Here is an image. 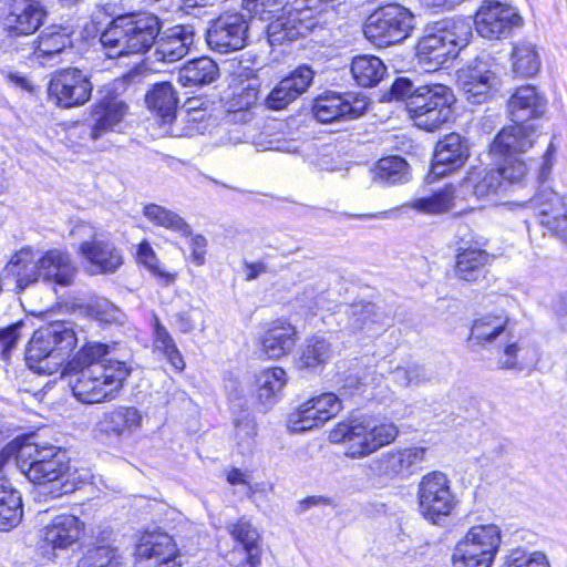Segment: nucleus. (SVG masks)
Returning <instances> with one entry per match:
<instances>
[{
  "mask_svg": "<svg viewBox=\"0 0 567 567\" xmlns=\"http://www.w3.org/2000/svg\"><path fill=\"white\" fill-rule=\"evenodd\" d=\"M323 422L311 399L297 406L288 416L287 427L290 432H305L322 426Z\"/></svg>",
  "mask_w": 567,
  "mask_h": 567,
  "instance_id": "obj_54",
  "label": "nucleus"
},
{
  "mask_svg": "<svg viewBox=\"0 0 567 567\" xmlns=\"http://www.w3.org/2000/svg\"><path fill=\"white\" fill-rule=\"evenodd\" d=\"M501 543L502 532L497 525L472 526L454 547L453 567H492Z\"/></svg>",
  "mask_w": 567,
  "mask_h": 567,
  "instance_id": "obj_9",
  "label": "nucleus"
},
{
  "mask_svg": "<svg viewBox=\"0 0 567 567\" xmlns=\"http://www.w3.org/2000/svg\"><path fill=\"white\" fill-rule=\"evenodd\" d=\"M72 234L90 239L83 240L79 247V254L90 264L93 272H113L123 264L121 251L111 241L99 238L91 224H76Z\"/></svg>",
  "mask_w": 567,
  "mask_h": 567,
  "instance_id": "obj_13",
  "label": "nucleus"
},
{
  "mask_svg": "<svg viewBox=\"0 0 567 567\" xmlns=\"http://www.w3.org/2000/svg\"><path fill=\"white\" fill-rule=\"evenodd\" d=\"M369 100L361 93L326 92L319 95L312 104V113L317 121L331 123L341 120H354L363 115Z\"/></svg>",
  "mask_w": 567,
  "mask_h": 567,
  "instance_id": "obj_17",
  "label": "nucleus"
},
{
  "mask_svg": "<svg viewBox=\"0 0 567 567\" xmlns=\"http://www.w3.org/2000/svg\"><path fill=\"white\" fill-rule=\"evenodd\" d=\"M111 347L101 342H87L85 343L75 355L66 362L64 372L73 373L75 371H82L97 364H109L112 359H106L110 354Z\"/></svg>",
  "mask_w": 567,
  "mask_h": 567,
  "instance_id": "obj_44",
  "label": "nucleus"
},
{
  "mask_svg": "<svg viewBox=\"0 0 567 567\" xmlns=\"http://www.w3.org/2000/svg\"><path fill=\"white\" fill-rule=\"evenodd\" d=\"M130 372L124 361H110L109 364L75 371L70 385L73 395L82 403H102L116 396Z\"/></svg>",
  "mask_w": 567,
  "mask_h": 567,
  "instance_id": "obj_6",
  "label": "nucleus"
},
{
  "mask_svg": "<svg viewBox=\"0 0 567 567\" xmlns=\"http://www.w3.org/2000/svg\"><path fill=\"white\" fill-rule=\"evenodd\" d=\"M174 322L183 333H188L195 329L204 330L206 327L204 311L200 308H190L178 312Z\"/></svg>",
  "mask_w": 567,
  "mask_h": 567,
  "instance_id": "obj_60",
  "label": "nucleus"
},
{
  "mask_svg": "<svg viewBox=\"0 0 567 567\" xmlns=\"http://www.w3.org/2000/svg\"><path fill=\"white\" fill-rule=\"evenodd\" d=\"M288 377L280 367L266 368L255 375V386L258 401L265 406L274 405L280 398Z\"/></svg>",
  "mask_w": 567,
  "mask_h": 567,
  "instance_id": "obj_36",
  "label": "nucleus"
},
{
  "mask_svg": "<svg viewBox=\"0 0 567 567\" xmlns=\"http://www.w3.org/2000/svg\"><path fill=\"white\" fill-rule=\"evenodd\" d=\"M496 168L489 167H474L472 168L466 177L456 185L460 199L463 205H472L470 203L471 197H475L477 200H491L495 196L503 194L508 184H514L505 179L502 173H499V163L496 161Z\"/></svg>",
  "mask_w": 567,
  "mask_h": 567,
  "instance_id": "obj_19",
  "label": "nucleus"
},
{
  "mask_svg": "<svg viewBox=\"0 0 567 567\" xmlns=\"http://www.w3.org/2000/svg\"><path fill=\"white\" fill-rule=\"evenodd\" d=\"M460 196L456 185H446L430 195L414 198L404 206L424 215H439L450 212L455 215H463L476 208L474 205H463Z\"/></svg>",
  "mask_w": 567,
  "mask_h": 567,
  "instance_id": "obj_28",
  "label": "nucleus"
},
{
  "mask_svg": "<svg viewBox=\"0 0 567 567\" xmlns=\"http://www.w3.org/2000/svg\"><path fill=\"white\" fill-rule=\"evenodd\" d=\"M315 72L308 65H300L281 79L265 99L268 110L281 111L308 91Z\"/></svg>",
  "mask_w": 567,
  "mask_h": 567,
  "instance_id": "obj_25",
  "label": "nucleus"
},
{
  "mask_svg": "<svg viewBox=\"0 0 567 567\" xmlns=\"http://www.w3.org/2000/svg\"><path fill=\"white\" fill-rule=\"evenodd\" d=\"M351 73L359 85L370 87L383 79L386 66L378 56L358 55L352 60Z\"/></svg>",
  "mask_w": 567,
  "mask_h": 567,
  "instance_id": "obj_45",
  "label": "nucleus"
},
{
  "mask_svg": "<svg viewBox=\"0 0 567 567\" xmlns=\"http://www.w3.org/2000/svg\"><path fill=\"white\" fill-rule=\"evenodd\" d=\"M468 157V147L461 135L451 133L440 140L435 146L431 174L442 177L461 167Z\"/></svg>",
  "mask_w": 567,
  "mask_h": 567,
  "instance_id": "obj_29",
  "label": "nucleus"
},
{
  "mask_svg": "<svg viewBox=\"0 0 567 567\" xmlns=\"http://www.w3.org/2000/svg\"><path fill=\"white\" fill-rule=\"evenodd\" d=\"M22 515L20 493L9 481L0 478V530L8 532L18 526Z\"/></svg>",
  "mask_w": 567,
  "mask_h": 567,
  "instance_id": "obj_40",
  "label": "nucleus"
},
{
  "mask_svg": "<svg viewBox=\"0 0 567 567\" xmlns=\"http://www.w3.org/2000/svg\"><path fill=\"white\" fill-rule=\"evenodd\" d=\"M287 0H243V8L256 21L268 22L266 33L271 47L306 35L318 24L311 7H287Z\"/></svg>",
  "mask_w": 567,
  "mask_h": 567,
  "instance_id": "obj_1",
  "label": "nucleus"
},
{
  "mask_svg": "<svg viewBox=\"0 0 567 567\" xmlns=\"http://www.w3.org/2000/svg\"><path fill=\"white\" fill-rule=\"evenodd\" d=\"M416 495L421 515L433 524L450 516L457 504L451 481L439 471L427 473L421 478Z\"/></svg>",
  "mask_w": 567,
  "mask_h": 567,
  "instance_id": "obj_11",
  "label": "nucleus"
},
{
  "mask_svg": "<svg viewBox=\"0 0 567 567\" xmlns=\"http://www.w3.org/2000/svg\"><path fill=\"white\" fill-rule=\"evenodd\" d=\"M76 343L72 322H51L34 331L25 352L27 364L38 373L53 374L60 370Z\"/></svg>",
  "mask_w": 567,
  "mask_h": 567,
  "instance_id": "obj_4",
  "label": "nucleus"
},
{
  "mask_svg": "<svg viewBox=\"0 0 567 567\" xmlns=\"http://www.w3.org/2000/svg\"><path fill=\"white\" fill-rule=\"evenodd\" d=\"M538 361L537 350L519 341L507 342L498 358V365L502 369L524 370L534 367Z\"/></svg>",
  "mask_w": 567,
  "mask_h": 567,
  "instance_id": "obj_42",
  "label": "nucleus"
},
{
  "mask_svg": "<svg viewBox=\"0 0 567 567\" xmlns=\"http://www.w3.org/2000/svg\"><path fill=\"white\" fill-rule=\"evenodd\" d=\"M524 206L535 210L542 226L557 236L567 235V203L551 188L540 189Z\"/></svg>",
  "mask_w": 567,
  "mask_h": 567,
  "instance_id": "obj_23",
  "label": "nucleus"
},
{
  "mask_svg": "<svg viewBox=\"0 0 567 567\" xmlns=\"http://www.w3.org/2000/svg\"><path fill=\"white\" fill-rule=\"evenodd\" d=\"M454 102L455 96L450 87L431 84L416 87L405 107L419 128L433 132L450 120Z\"/></svg>",
  "mask_w": 567,
  "mask_h": 567,
  "instance_id": "obj_8",
  "label": "nucleus"
},
{
  "mask_svg": "<svg viewBox=\"0 0 567 567\" xmlns=\"http://www.w3.org/2000/svg\"><path fill=\"white\" fill-rule=\"evenodd\" d=\"M47 12L37 0H13L4 19L7 37L1 41L3 51H20L25 44L13 38L27 37L42 24Z\"/></svg>",
  "mask_w": 567,
  "mask_h": 567,
  "instance_id": "obj_12",
  "label": "nucleus"
},
{
  "mask_svg": "<svg viewBox=\"0 0 567 567\" xmlns=\"http://www.w3.org/2000/svg\"><path fill=\"white\" fill-rule=\"evenodd\" d=\"M227 529L234 539L244 546V549L247 554V560L250 567H254V550L257 548L258 542L257 530L252 528L251 524L244 518H240L237 523L229 524Z\"/></svg>",
  "mask_w": 567,
  "mask_h": 567,
  "instance_id": "obj_55",
  "label": "nucleus"
},
{
  "mask_svg": "<svg viewBox=\"0 0 567 567\" xmlns=\"http://www.w3.org/2000/svg\"><path fill=\"white\" fill-rule=\"evenodd\" d=\"M399 435V427L386 417L362 416L338 423L329 433V441L344 446V455L364 458L390 445Z\"/></svg>",
  "mask_w": 567,
  "mask_h": 567,
  "instance_id": "obj_3",
  "label": "nucleus"
},
{
  "mask_svg": "<svg viewBox=\"0 0 567 567\" xmlns=\"http://www.w3.org/2000/svg\"><path fill=\"white\" fill-rule=\"evenodd\" d=\"M546 100L533 85L515 90L508 100V113L513 123H525L545 112Z\"/></svg>",
  "mask_w": 567,
  "mask_h": 567,
  "instance_id": "obj_34",
  "label": "nucleus"
},
{
  "mask_svg": "<svg viewBox=\"0 0 567 567\" xmlns=\"http://www.w3.org/2000/svg\"><path fill=\"white\" fill-rule=\"evenodd\" d=\"M188 244L190 250L189 260L197 267L203 266L206 262L207 239L203 235H193L190 233Z\"/></svg>",
  "mask_w": 567,
  "mask_h": 567,
  "instance_id": "obj_63",
  "label": "nucleus"
},
{
  "mask_svg": "<svg viewBox=\"0 0 567 567\" xmlns=\"http://www.w3.org/2000/svg\"><path fill=\"white\" fill-rule=\"evenodd\" d=\"M311 402L317 408L323 424L336 417L343 409L342 400L332 392L316 395L311 398Z\"/></svg>",
  "mask_w": 567,
  "mask_h": 567,
  "instance_id": "obj_57",
  "label": "nucleus"
},
{
  "mask_svg": "<svg viewBox=\"0 0 567 567\" xmlns=\"http://www.w3.org/2000/svg\"><path fill=\"white\" fill-rule=\"evenodd\" d=\"M373 378L367 371L350 372L343 380L342 392L344 395H362L369 388Z\"/></svg>",
  "mask_w": 567,
  "mask_h": 567,
  "instance_id": "obj_59",
  "label": "nucleus"
},
{
  "mask_svg": "<svg viewBox=\"0 0 567 567\" xmlns=\"http://www.w3.org/2000/svg\"><path fill=\"white\" fill-rule=\"evenodd\" d=\"M471 38L472 24L465 18L444 19L429 25L415 48L419 64L426 72L441 69L467 47Z\"/></svg>",
  "mask_w": 567,
  "mask_h": 567,
  "instance_id": "obj_2",
  "label": "nucleus"
},
{
  "mask_svg": "<svg viewBox=\"0 0 567 567\" xmlns=\"http://www.w3.org/2000/svg\"><path fill=\"white\" fill-rule=\"evenodd\" d=\"M135 259L138 265L146 268L162 285L169 286L176 281L177 272L165 269L148 240H142L137 245Z\"/></svg>",
  "mask_w": 567,
  "mask_h": 567,
  "instance_id": "obj_47",
  "label": "nucleus"
},
{
  "mask_svg": "<svg viewBox=\"0 0 567 567\" xmlns=\"http://www.w3.org/2000/svg\"><path fill=\"white\" fill-rule=\"evenodd\" d=\"M343 313L348 317L347 327L351 331H372L378 323L380 315L372 303L358 302L343 307Z\"/></svg>",
  "mask_w": 567,
  "mask_h": 567,
  "instance_id": "obj_52",
  "label": "nucleus"
},
{
  "mask_svg": "<svg viewBox=\"0 0 567 567\" xmlns=\"http://www.w3.org/2000/svg\"><path fill=\"white\" fill-rule=\"evenodd\" d=\"M426 453L427 449L419 445L393 449L372 460L370 467L375 475L385 480L408 476L425 461Z\"/></svg>",
  "mask_w": 567,
  "mask_h": 567,
  "instance_id": "obj_22",
  "label": "nucleus"
},
{
  "mask_svg": "<svg viewBox=\"0 0 567 567\" xmlns=\"http://www.w3.org/2000/svg\"><path fill=\"white\" fill-rule=\"evenodd\" d=\"M7 270L16 277L17 286L24 289L31 284L42 280L40 258H35L31 248H22L9 260Z\"/></svg>",
  "mask_w": 567,
  "mask_h": 567,
  "instance_id": "obj_38",
  "label": "nucleus"
},
{
  "mask_svg": "<svg viewBox=\"0 0 567 567\" xmlns=\"http://www.w3.org/2000/svg\"><path fill=\"white\" fill-rule=\"evenodd\" d=\"M42 280L53 286L69 287L73 284L78 269L69 252L50 249L40 257Z\"/></svg>",
  "mask_w": 567,
  "mask_h": 567,
  "instance_id": "obj_32",
  "label": "nucleus"
},
{
  "mask_svg": "<svg viewBox=\"0 0 567 567\" xmlns=\"http://www.w3.org/2000/svg\"><path fill=\"white\" fill-rule=\"evenodd\" d=\"M76 567H126L118 548L102 545L90 548L78 561Z\"/></svg>",
  "mask_w": 567,
  "mask_h": 567,
  "instance_id": "obj_50",
  "label": "nucleus"
},
{
  "mask_svg": "<svg viewBox=\"0 0 567 567\" xmlns=\"http://www.w3.org/2000/svg\"><path fill=\"white\" fill-rule=\"evenodd\" d=\"M491 255L478 248L460 249L455 261V276L464 281L474 282L485 277Z\"/></svg>",
  "mask_w": 567,
  "mask_h": 567,
  "instance_id": "obj_37",
  "label": "nucleus"
},
{
  "mask_svg": "<svg viewBox=\"0 0 567 567\" xmlns=\"http://www.w3.org/2000/svg\"><path fill=\"white\" fill-rule=\"evenodd\" d=\"M414 28V16L405 7L386 4L371 13L364 25L365 38L378 47H389L405 40Z\"/></svg>",
  "mask_w": 567,
  "mask_h": 567,
  "instance_id": "obj_10",
  "label": "nucleus"
},
{
  "mask_svg": "<svg viewBox=\"0 0 567 567\" xmlns=\"http://www.w3.org/2000/svg\"><path fill=\"white\" fill-rule=\"evenodd\" d=\"M458 84L473 104H482L496 93L501 86V78L496 64L491 60L477 59L457 73Z\"/></svg>",
  "mask_w": 567,
  "mask_h": 567,
  "instance_id": "obj_16",
  "label": "nucleus"
},
{
  "mask_svg": "<svg viewBox=\"0 0 567 567\" xmlns=\"http://www.w3.org/2000/svg\"><path fill=\"white\" fill-rule=\"evenodd\" d=\"M13 452H20V472L27 471V466L42 462L44 452L60 453L54 446H39L28 439H16L9 443L4 454L10 455Z\"/></svg>",
  "mask_w": 567,
  "mask_h": 567,
  "instance_id": "obj_53",
  "label": "nucleus"
},
{
  "mask_svg": "<svg viewBox=\"0 0 567 567\" xmlns=\"http://www.w3.org/2000/svg\"><path fill=\"white\" fill-rule=\"evenodd\" d=\"M146 104L164 122L173 118L177 106V96L173 85L168 82L155 84L146 94Z\"/></svg>",
  "mask_w": 567,
  "mask_h": 567,
  "instance_id": "obj_46",
  "label": "nucleus"
},
{
  "mask_svg": "<svg viewBox=\"0 0 567 567\" xmlns=\"http://www.w3.org/2000/svg\"><path fill=\"white\" fill-rule=\"evenodd\" d=\"M298 340L299 332L288 319H276L258 337L259 352L266 359L280 360L292 352Z\"/></svg>",
  "mask_w": 567,
  "mask_h": 567,
  "instance_id": "obj_24",
  "label": "nucleus"
},
{
  "mask_svg": "<svg viewBox=\"0 0 567 567\" xmlns=\"http://www.w3.org/2000/svg\"><path fill=\"white\" fill-rule=\"evenodd\" d=\"M256 435V426L251 416L245 414L235 421L234 439L241 453L249 451Z\"/></svg>",
  "mask_w": 567,
  "mask_h": 567,
  "instance_id": "obj_58",
  "label": "nucleus"
},
{
  "mask_svg": "<svg viewBox=\"0 0 567 567\" xmlns=\"http://www.w3.org/2000/svg\"><path fill=\"white\" fill-rule=\"evenodd\" d=\"M135 554V567H179L177 546L173 537L162 530L143 534Z\"/></svg>",
  "mask_w": 567,
  "mask_h": 567,
  "instance_id": "obj_20",
  "label": "nucleus"
},
{
  "mask_svg": "<svg viewBox=\"0 0 567 567\" xmlns=\"http://www.w3.org/2000/svg\"><path fill=\"white\" fill-rule=\"evenodd\" d=\"M143 215L154 226L171 230L179 237L190 235V226L185 219L164 206L147 204L143 207Z\"/></svg>",
  "mask_w": 567,
  "mask_h": 567,
  "instance_id": "obj_43",
  "label": "nucleus"
},
{
  "mask_svg": "<svg viewBox=\"0 0 567 567\" xmlns=\"http://www.w3.org/2000/svg\"><path fill=\"white\" fill-rule=\"evenodd\" d=\"M84 530L85 524L78 516L68 513L55 515L40 530L43 557L54 559L55 550H65L75 545Z\"/></svg>",
  "mask_w": 567,
  "mask_h": 567,
  "instance_id": "obj_18",
  "label": "nucleus"
},
{
  "mask_svg": "<svg viewBox=\"0 0 567 567\" xmlns=\"http://www.w3.org/2000/svg\"><path fill=\"white\" fill-rule=\"evenodd\" d=\"M332 357L331 343L322 336L307 338L295 357L299 371L320 373Z\"/></svg>",
  "mask_w": 567,
  "mask_h": 567,
  "instance_id": "obj_35",
  "label": "nucleus"
},
{
  "mask_svg": "<svg viewBox=\"0 0 567 567\" xmlns=\"http://www.w3.org/2000/svg\"><path fill=\"white\" fill-rule=\"evenodd\" d=\"M68 471V463L64 460V455L60 452L53 454V452H44V458L42 462L27 466V471L22 473L33 484L45 485L50 483L60 482L61 478Z\"/></svg>",
  "mask_w": 567,
  "mask_h": 567,
  "instance_id": "obj_39",
  "label": "nucleus"
},
{
  "mask_svg": "<svg viewBox=\"0 0 567 567\" xmlns=\"http://www.w3.org/2000/svg\"><path fill=\"white\" fill-rule=\"evenodd\" d=\"M71 31L68 28L51 25L45 28L37 42L25 44L20 51L23 56H34L41 63L53 60L56 55L72 45Z\"/></svg>",
  "mask_w": 567,
  "mask_h": 567,
  "instance_id": "obj_31",
  "label": "nucleus"
},
{
  "mask_svg": "<svg viewBox=\"0 0 567 567\" xmlns=\"http://www.w3.org/2000/svg\"><path fill=\"white\" fill-rule=\"evenodd\" d=\"M159 33L158 18L152 13H132L117 17L101 34L105 54L114 59L125 54L143 53Z\"/></svg>",
  "mask_w": 567,
  "mask_h": 567,
  "instance_id": "obj_5",
  "label": "nucleus"
},
{
  "mask_svg": "<svg viewBox=\"0 0 567 567\" xmlns=\"http://www.w3.org/2000/svg\"><path fill=\"white\" fill-rule=\"evenodd\" d=\"M258 86L256 84H247L245 87H241L240 91L234 93L230 104L229 111L234 114L240 111H247L254 105H256L258 101Z\"/></svg>",
  "mask_w": 567,
  "mask_h": 567,
  "instance_id": "obj_61",
  "label": "nucleus"
},
{
  "mask_svg": "<svg viewBox=\"0 0 567 567\" xmlns=\"http://www.w3.org/2000/svg\"><path fill=\"white\" fill-rule=\"evenodd\" d=\"M248 23L240 13H225L218 17L207 30L209 48L219 53H228L246 45Z\"/></svg>",
  "mask_w": 567,
  "mask_h": 567,
  "instance_id": "obj_21",
  "label": "nucleus"
},
{
  "mask_svg": "<svg viewBox=\"0 0 567 567\" xmlns=\"http://www.w3.org/2000/svg\"><path fill=\"white\" fill-rule=\"evenodd\" d=\"M154 351L165 357L167 362L176 370L183 371L185 368L184 359L176 347L174 339L167 329L161 324L157 318L154 319L153 327Z\"/></svg>",
  "mask_w": 567,
  "mask_h": 567,
  "instance_id": "obj_49",
  "label": "nucleus"
},
{
  "mask_svg": "<svg viewBox=\"0 0 567 567\" xmlns=\"http://www.w3.org/2000/svg\"><path fill=\"white\" fill-rule=\"evenodd\" d=\"M506 567H550L543 551L524 548L512 549L507 556Z\"/></svg>",
  "mask_w": 567,
  "mask_h": 567,
  "instance_id": "obj_56",
  "label": "nucleus"
},
{
  "mask_svg": "<svg viewBox=\"0 0 567 567\" xmlns=\"http://www.w3.org/2000/svg\"><path fill=\"white\" fill-rule=\"evenodd\" d=\"M219 76L217 64L209 58L203 56L187 62L177 74V81L183 86H202L215 82Z\"/></svg>",
  "mask_w": 567,
  "mask_h": 567,
  "instance_id": "obj_41",
  "label": "nucleus"
},
{
  "mask_svg": "<svg viewBox=\"0 0 567 567\" xmlns=\"http://www.w3.org/2000/svg\"><path fill=\"white\" fill-rule=\"evenodd\" d=\"M409 165L400 156L381 158L374 168V181L385 184L405 183L409 181Z\"/></svg>",
  "mask_w": 567,
  "mask_h": 567,
  "instance_id": "obj_51",
  "label": "nucleus"
},
{
  "mask_svg": "<svg viewBox=\"0 0 567 567\" xmlns=\"http://www.w3.org/2000/svg\"><path fill=\"white\" fill-rule=\"evenodd\" d=\"M508 315L501 309L485 312L474 319L471 333L467 339L468 346L487 348L504 333L508 324Z\"/></svg>",
  "mask_w": 567,
  "mask_h": 567,
  "instance_id": "obj_33",
  "label": "nucleus"
},
{
  "mask_svg": "<svg viewBox=\"0 0 567 567\" xmlns=\"http://www.w3.org/2000/svg\"><path fill=\"white\" fill-rule=\"evenodd\" d=\"M195 42V30L192 25H175L163 32L155 42V58L172 63L183 59Z\"/></svg>",
  "mask_w": 567,
  "mask_h": 567,
  "instance_id": "obj_30",
  "label": "nucleus"
},
{
  "mask_svg": "<svg viewBox=\"0 0 567 567\" xmlns=\"http://www.w3.org/2000/svg\"><path fill=\"white\" fill-rule=\"evenodd\" d=\"M128 113L127 104L117 96L106 95L94 104L93 124L89 127V137L96 142L110 132H118Z\"/></svg>",
  "mask_w": 567,
  "mask_h": 567,
  "instance_id": "obj_27",
  "label": "nucleus"
},
{
  "mask_svg": "<svg viewBox=\"0 0 567 567\" xmlns=\"http://www.w3.org/2000/svg\"><path fill=\"white\" fill-rule=\"evenodd\" d=\"M144 416L134 406H116L105 411L94 425L99 436L121 439L138 431L143 425Z\"/></svg>",
  "mask_w": 567,
  "mask_h": 567,
  "instance_id": "obj_26",
  "label": "nucleus"
},
{
  "mask_svg": "<svg viewBox=\"0 0 567 567\" xmlns=\"http://www.w3.org/2000/svg\"><path fill=\"white\" fill-rule=\"evenodd\" d=\"M93 85L80 69L69 68L54 73L48 86L49 100L62 109L84 105L91 97Z\"/></svg>",
  "mask_w": 567,
  "mask_h": 567,
  "instance_id": "obj_14",
  "label": "nucleus"
},
{
  "mask_svg": "<svg viewBox=\"0 0 567 567\" xmlns=\"http://www.w3.org/2000/svg\"><path fill=\"white\" fill-rule=\"evenodd\" d=\"M513 72L523 78H530L538 73L540 59L535 45L529 42H517L511 54Z\"/></svg>",
  "mask_w": 567,
  "mask_h": 567,
  "instance_id": "obj_48",
  "label": "nucleus"
},
{
  "mask_svg": "<svg viewBox=\"0 0 567 567\" xmlns=\"http://www.w3.org/2000/svg\"><path fill=\"white\" fill-rule=\"evenodd\" d=\"M532 125L514 123L502 130L489 146V155L499 163V173L505 179L520 182L527 174V164L520 154L530 148L535 142Z\"/></svg>",
  "mask_w": 567,
  "mask_h": 567,
  "instance_id": "obj_7",
  "label": "nucleus"
},
{
  "mask_svg": "<svg viewBox=\"0 0 567 567\" xmlns=\"http://www.w3.org/2000/svg\"><path fill=\"white\" fill-rule=\"evenodd\" d=\"M474 24L476 32L488 40L508 37L512 31L523 25L518 10L499 1H484L476 11Z\"/></svg>",
  "mask_w": 567,
  "mask_h": 567,
  "instance_id": "obj_15",
  "label": "nucleus"
},
{
  "mask_svg": "<svg viewBox=\"0 0 567 567\" xmlns=\"http://www.w3.org/2000/svg\"><path fill=\"white\" fill-rule=\"evenodd\" d=\"M87 311L93 319L103 323L115 322L121 317L120 310L105 299H97L92 301L87 306Z\"/></svg>",
  "mask_w": 567,
  "mask_h": 567,
  "instance_id": "obj_62",
  "label": "nucleus"
},
{
  "mask_svg": "<svg viewBox=\"0 0 567 567\" xmlns=\"http://www.w3.org/2000/svg\"><path fill=\"white\" fill-rule=\"evenodd\" d=\"M22 322H17L6 329L0 330V346L2 347V355L8 357L10 351L16 347L21 337Z\"/></svg>",
  "mask_w": 567,
  "mask_h": 567,
  "instance_id": "obj_64",
  "label": "nucleus"
}]
</instances>
